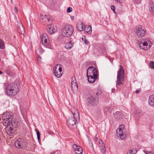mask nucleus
Wrapping results in <instances>:
<instances>
[{
	"instance_id": "obj_9",
	"label": "nucleus",
	"mask_w": 154,
	"mask_h": 154,
	"mask_svg": "<svg viewBox=\"0 0 154 154\" xmlns=\"http://www.w3.org/2000/svg\"><path fill=\"white\" fill-rule=\"evenodd\" d=\"M88 82L90 83H93L95 82L97 77V73H91L87 75Z\"/></svg>"
},
{
	"instance_id": "obj_15",
	"label": "nucleus",
	"mask_w": 154,
	"mask_h": 154,
	"mask_svg": "<svg viewBox=\"0 0 154 154\" xmlns=\"http://www.w3.org/2000/svg\"><path fill=\"white\" fill-rule=\"evenodd\" d=\"M142 45L143 46H146V47H143V46H142L140 44L139 45V48L140 49H143L144 50H146L147 49V48L146 47V46H147L148 45H149V48H150L152 45V43L149 41L148 40V41L146 42H143V43Z\"/></svg>"
},
{
	"instance_id": "obj_27",
	"label": "nucleus",
	"mask_w": 154,
	"mask_h": 154,
	"mask_svg": "<svg viewBox=\"0 0 154 154\" xmlns=\"http://www.w3.org/2000/svg\"><path fill=\"white\" fill-rule=\"evenodd\" d=\"M11 125H12V122L11 124H7V125H4L5 126H6V129L8 130V131H9L10 132H11V131L13 130L12 127H11Z\"/></svg>"
},
{
	"instance_id": "obj_49",
	"label": "nucleus",
	"mask_w": 154,
	"mask_h": 154,
	"mask_svg": "<svg viewBox=\"0 0 154 154\" xmlns=\"http://www.w3.org/2000/svg\"><path fill=\"white\" fill-rule=\"evenodd\" d=\"M71 19L72 20H74V17L73 16H71Z\"/></svg>"
},
{
	"instance_id": "obj_35",
	"label": "nucleus",
	"mask_w": 154,
	"mask_h": 154,
	"mask_svg": "<svg viewBox=\"0 0 154 154\" xmlns=\"http://www.w3.org/2000/svg\"><path fill=\"white\" fill-rule=\"evenodd\" d=\"M149 66L152 68H154V62L151 61L149 63Z\"/></svg>"
},
{
	"instance_id": "obj_33",
	"label": "nucleus",
	"mask_w": 154,
	"mask_h": 154,
	"mask_svg": "<svg viewBox=\"0 0 154 154\" xmlns=\"http://www.w3.org/2000/svg\"><path fill=\"white\" fill-rule=\"evenodd\" d=\"M36 133L37 134V138L38 141H39L40 140V133L39 131L37 130L36 131Z\"/></svg>"
},
{
	"instance_id": "obj_48",
	"label": "nucleus",
	"mask_w": 154,
	"mask_h": 154,
	"mask_svg": "<svg viewBox=\"0 0 154 154\" xmlns=\"http://www.w3.org/2000/svg\"><path fill=\"white\" fill-rule=\"evenodd\" d=\"M115 90V89H112V91L113 92H114Z\"/></svg>"
},
{
	"instance_id": "obj_54",
	"label": "nucleus",
	"mask_w": 154,
	"mask_h": 154,
	"mask_svg": "<svg viewBox=\"0 0 154 154\" xmlns=\"http://www.w3.org/2000/svg\"><path fill=\"white\" fill-rule=\"evenodd\" d=\"M7 72L8 73V74H9L8 72Z\"/></svg>"
},
{
	"instance_id": "obj_44",
	"label": "nucleus",
	"mask_w": 154,
	"mask_h": 154,
	"mask_svg": "<svg viewBox=\"0 0 154 154\" xmlns=\"http://www.w3.org/2000/svg\"><path fill=\"white\" fill-rule=\"evenodd\" d=\"M124 0H116L117 2L119 3H122Z\"/></svg>"
},
{
	"instance_id": "obj_16",
	"label": "nucleus",
	"mask_w": 154,
	"mask_h": 154,
	"mask_svg": "<svg viewBox=\"0 0 154 154\" xmlns=\"http://www.w3.org/2000/svg\"><path fill=\"white\" fill-rule=\"evenodd\" d=\"M71 86L72 89H78V84L76 82V81L75 76H73L72 78Z\"/></svg>"
},
{
	"instance_id": "obj_4",
	"label": "nucleus",
	"mask_w": 154,
	"mask_h": 154,
	"mask_svg": "<svg viewBox=\"0 0 154 154\" xmlns=\"http://www.w3.org/2000/svg\"><path fill=\"white\" fill-rule=\"evenodd\" d=\"M13 116L9 112H5L3 113L2 116V122L4 125H6L8 124L12 123V120Z\"/></svg>"
},
{
	"instance_id": "obj_18",
	"label": "nucleus",
	"mask_w": 154,
	"mask_h": 154,
	"mask_svg": "<svg viewBox=\"0 0 154 154\" xmlns=\"http://www.w3.org/2000/svg\"><path fill=\"white\" fill-rule=\"evenodd\" d=\"M148 102L149 105L154 107V95L149 96Z\"/></svg>"
},
{
	"instance_id": "obj_17",
	"label": "nucleus",
	"mask_w": 154,
	"mask_h": 154,
	"mask_svg": "<svg viewBox=\"0 0 154 154\" xmlns=\"http://www.w3.org/2000/svg\"><path fill=\"white\" fill-rule=\"evenodd\" d=\"M97 73V71L96 69L93 66L89 67L87 70V75L91 74V73Z\"/></svg>"
},
{
	"instance_id": "obj_13",
	"label": "nucleus",
	"mask_w": 154,
	"mask_h": 154,
	"mask_svg": "<svg viewBox=\"0 0 154 154\" xmlns=\"http://www.w3.org/2000/svg\"><path fill=\"white\" fill-rule=\"evenodd\" d=\"M71 110L73 114V118L76 119H78V120H79V114L78 109L74 107H72L71 108Z\"/></svg>"
},
{
	"instance_id": "obj_11",
	"label": "nucleus",
	"mask_w": 154,
	"mask_h": 154,
	"mask_svg": "<svg viewBox=\"0 0 154 154\" xmlns=\"http://www.w3.org/2000/svg\"><path fill=\"white\" fill-rule=\"evenodd\" d=\"M16 147L18 148H23L25 146L24 141L20 139H19L15 142Z\"/></svg>"
},
{
	"instance_id": "obj_53",
	"label": "nucleus",
	"mask_w": 154,
	"mask_h": 154,
	"mask_svg": "<svg viewBox=\"0 0 154 154\" xmlns=\"http://www.w3.org/2000/svg\"><path fill=\"white\" fill-rule=\"evenodd\" d=\"M11 0V3H12V4L13 2H12V0Z\"/></svg>"
},
{
	"instance_id": "obj_23",
	"label": "nucleus",
	"mask_w": 154,
	"mask_h": 154,
	"mask_svg": "<svg viewBox=\"0 0 154 154\" xmlns=\"http://www.w3.org/2000/svg\"><path fill=\"white\" fill-rule=\"evenodd\" d=\"M49 39H41L40 41L43 45L47 47L49 45Z\"/></svg>"
},
{
	"instance_id": "obj_38",
	"label": "nucleus",
	"mask_w": 154,
	"mask_h": 154,
	"mask_svg": "<svg viewBox=\"0 0 154 154\" xmlns=\"http://www.w3.org/2000/svg\"><path fill=\"white\" fill-rule=\"evenodd\" d=\"M110 109V107H106L104 108V111L106 112H107L109 110V109Z\"/></svg>"
},
{
	"instance_id": "obj_51",
	"label": "nucleus",
	"mask_w": 154,
	"mask_h": 154,
	"mask_svg": "<svg viewBox=\"0 0 154 154\" xmlns=\"http://www.w3.org/2000/svg\"><path fill=\"white\" fill-rule=\"evenodd\" d=\"M95 140H97H97L98 139H97V137H95Z\"/></svg>"
},
{
	"instance_id": "obj_40",
	"label": "nucleus",
	"mask_w": 154,
	"mask_h": 154,
	"mask_svg": "<svg viewBox=\"0 0 154 154\" xmlns=\"http://www.w3.org/2000/svg\"><path fill=\"white\" fill-rule=\"evenodd\" d=\"M57 66H56L54 67L53 68V72L54 73V72H56V71H57Z\"/></svg>"
},
{
	"instance_id": "obj_47",
	"label": "nucleus",
	"mask_w": 154,
	"mask_h": 154,
	"mask_svg": "<svg viewBox=\"0 0 154 154\" xmlns=\"http://www.w3.org/2000/svg\"><path fill=\"white\" fill-rule=\"evenodd\" d=\"M146 154H152V153L151 152H147L146 153Z\"/></svg>"
},
{
	"instance_id": "obj_26",
	"label": "nucleus",
	"mask_w": 154,
	"mask_h": 154,
	"mask_svg": "<svg viewBox=\"0 0 154 154\" xmlns=\"http://www.w3.org/2000/svg\"><path fill=\"white\" fill-rule=\"evenodd\" d=\"M53 73L55 76L58 78H60L62 75V73L59 72L58 71L54 72Z\"/></svg>"
},
{
	"instance_id": "obj_45",
	"label": "nucleus",
	"mask_w": 154,
	"mask_h": 154,
	"mask_svg": "<svg viewBox=\"0 0 154 154\" xmlns=\"http://www.w3.org/2000/svg\"><path fill=\"white\" fill-rule=\"evenodd\" d=\"M14 11L16 13H17L18 11V10L17 7H15L14 9Z\"/></svg>"
},
{
	"instance_id": "obj_29",
	"label": "nucleus",
	"mask_w": 154,
	"mask_h": 154,
	"mask_svg": "<svg viewBox=\"0 0 154 154\" xmlns=\"http://www.w3.org/2000/svg\"><path fill=\"white\" fill-rule=\"evenodd\" d=\"M40 38H48V36L46 34H41L40 35Z\"/></svg>"
},
{
	"instance_id": "obj_10",
	"label": "nucleus",
	"mask_w": 154,
	"mask_h": 154,
	"mask_svg": "<svg viewBox=\"0 0 154 154\" xmlns=\"http://www.w3.org/2000/svg\"><path fill=\"white\" fill-rule=\"evenodd\" d=\"M17 31L19 33L21 34L20 38H24L25 30L24 27L21 22L19 23L17 25Z\"/></svg>"
},
{
	"instance_id": "obj_46",
	"label": "nucleus",
	"mask_w": 154,
	"mask_h": 154,
	"mask_svg": "<svg viewBox=\"0 0 154 154\" xmlns=\"http://www.w3.org/2000/svg\"><path fill=\"white\" fill-rule=\"evenodd\" d=\"M99 143H101V144H104L103 142L101 140H100V141H99Z\"/></svg>"
},
{
	"instance_id": "obj_12",
	"label": "nucleus",
	"mask_w": 154,
	"mask_h": 154,
	"mask_svg": "<svg viewBox=\"0 0 154 154\" xmlns=\"http://www.w3.org/2000/svg\"><path fill=\"white\" fill-rule=\"evenodd\" d=\"M40 20L42 22H44L48 24H51L50 23V19L49 16L41 14L40 15Z\"/></svg>"
},
{
	"instance_id": "obj_14",
	"label": "nucleus",
	"mask_w": 154,
	"mask_h": 154,
	"mask_svg": "<svg viewBox=\"0 0 154 154\" xmlns=\"http://www.w3.org/2000/svg\"><path fill=\"white\" fill-rule=\"evenodd\" d=\"M72 146L75 150V154H82L83 150L81 147L75 144H73Z\"/></svg>"
},
{
	"instance_id": "obj_21",
	"label": "nucleus",
	"mask_w": 154,
	"mask_h": 154,
	"mask_svg": "<svg viewBox=\"0 0 154 154\" xmlns=\"http://www.w3.org/2000/svg\"><path fill=\"white\" fill-rule=\"evenodd\" d=\"M114 116L115 118L117 119H119L120 118H122L123 117L122 113L120 112H117L114 113Z\"/></svg>"
},
{
	"instance_id": "obj_22",
	"label": "nucleus",
	"mask_w": 154,
	"mask_h": 154,
	"mask_svg": "<svg viewBox=\"0 0 154 154\" xmlns=\"http://www.w3.org/2000/svg\"><path fill=\"white\" fill-rule=\"evenodd\" d=\"M149 11L151 12L154 11V3L153 1H150L149 2Z\"/></svg>"
},
{
	"instance_id": "obj_30",
	"label": "nucleus",
	"mask_w": 154,
	"mask_h": 154,
	"mask_svg": "<svg viewBox=\"0 0 154 154\" xmlns=\"http://www.w3.org/2000/svg\"><path fill=\"white\" fill-rule=\"evenodd\" d=\"M101 152L103 154H105L106 152V148L104 145L100 147Z\"/></svg>"
},
{
	"instance_id": "obj_31",
	"label": "nucleus",
	"mask_w": 154,
	"mask_h": 154,
	"mask_svg": "<svg viewBox=\"0 0 154 154\" xmlns=\"http://www.w3.org/2000/svg\"><path fill=\"white\" fill-rule=\"evenodd\" d=\"M101 94V91L100 90H98L97 92L95 94L94 96V97L96 98L97 97L98 98V97Z\"/></svg>"
},
{
	"instance_id": "obj_20",
	"label": "nucleus",
	"mask_w": 154,
	"mask_h": 154,
	"mask_svg": "<svg viewBox=\"0 0 154 154\" xmlns=\"http://www.w3.org/2000/svg\"><path fill=\"white\" fill-rule=\"evenodd\" d=\"M84 24L82 23L79 22L78 23L77 25V30L79 31H81L83 29Z\"/></svg>"
},
{
	"instance_id": "obj_1",
	"label": "nucleus",
	"mask_w": 154,
	"mask_h": 154,
	"mask_svg": "<svg viewBox=\"0 0 154 154\" xmlns=\"http://www.w3.org/2000/svg\"><path fill=\"white\" fill-rule=\"evenodd\" d=\"M5 88L6 94L10 96L16 95L19 91V88L17 85L14 83L5 84Z\"/></svg>"
},
{
	"instance_id": "obj_19",
	"label": "nucleus",
	"mask_w": 154,
	"mask_h": 154,
	"mask_svg": "<svg viewBox=\"0 0 154 154\" xmlns=\"http://www.w3.org/2000/svg\"><path fill=\"white\" fill-rule=\"evenodd\" d=\"M47 30L50 35L54 33L56 31V28L49 26L47 27Z\"/></svg>"
},
{
	"instance_id": "obj_34",
	"label": "nucleus",
	"mask_w": 154,
	"mask_h": 154,
	"mask_svg": "<svg viewBox=\"0 0 154 154\" xmlns=\"http://www.w3.org/2000/svg\"><path fill=\"white\" fill-rule=\"evenodd\" d=\"M57 66L58 67H59L58 69L59 72H60V73H61V72L62 71V68L60 67L61 65L60 64H57Z\"/></svg>"
},
{
	"instance_id": "obj_50",
	"label": "nucleus",
	"mask_w": 154,
	"mask_h": 154,
	"mask_svg": "<svg viewBox=\"0 0 154 154\" xmlns=\"http://www.w3.org/2000/svg\"><path fill=\"white\" fill-rule=\"evenodd\" d=\"M3 73V72L2 71H0V75L2 74Z\"/></svg>"
},
{
	"instance_id": "obj_37",
	"label": "nucleus",
	"mask_w": 154,
	"mask_h": 154,
	"mask_svg": "<svg viewBox=\"0 0 154 154\" xmlns=\"http://www.w3.org/2000/svg\"><path fill=\"white\" fill-rule=\"evenodd\" d=\"M111 8L113 10L114 13L115 12V7L114 5H112L111 6Z\"/></svg>"
},
{
	"instance_id": "obj_39",
	"label": "nucleus",
	"mask_w": 154,
	"mask_h": 154,
	"mask_svg": "<svg viewBox=\"0 0 154 154\" xmlns=\"http://www.w3.org/2000/svg\"><path fill=\"white\" fill-rule=\"evenodd\" d=\"M83 42H84L85 44L86 45H88V41L87 40V39H82Z\"/></svg>"
},
{
	"instance_id": "obj_42",
	"label": "nucleus",
	"mask_w": 154,
	"mask_h": 154,
	"mask_svg": "<svg viewBox=\"0 0 154 154\" xmlns=\"http://www.w3.org/2000/svg\"><path fill=\"white\" fill-rule=\"evenodd\" d=\"M37 59L38 61H40L41 60V57L38 56V57L37 56Z\"/></svg>"
},
{
	"instance_id": "obj_3",
	"label": "nucleus",
	"mask_w": 154,
	"mask_h": 154,
	"mask_svg": "<svg viewBox=\"0 0 154 154\" xmlns=\"http://www.w3.org/2000/svg\"><path fill=\"white\" fill-rule=\"evenodd\" d=\"M124 70L122 66L121 65L120 66L119 70L118 72L117 75V80L116 81V86L117 88L118 85L120 86L122 85V82L124 80Z\"/></svg>"
},
{
	"instance_id": "obj_28",
	"label": "nucleus",
	"mask_w": 154,
	"mask_h": 154,
	"mask_svg": "<svg viewBox=\"0 0 154 154\" xmlns=\"http://www.w3.org/2000/svg\"><path fill=\"white\" fill-rule=\"evenodd\" d=\"M5 47L4 42L0 39V49H5Z\"/></svg>"
},
{
	"instance_id": "obj_24",
	"label": "nucleus",
	"mask_w": 154,
	"mask_h": 154,
	"mask_svg": "<svg viewBox=\"0 0 154 154\" xmlns=\"http://www.w3.org/2000/svg\"><path fill=\"white\" fill-rule=\"evenodd\" d=\"M85 31L88 34H91L92 32L91 27L90 26H85Z\"/></svg>"
},
{
	"instance_id": "obj_32",
	"label": "nucleus",
	"mask_w": 154,
	"mask_h": 154,
	"mask_svg": "<svg viewBox=\"0 0 154 154\" xmlns=\"http://www.w3.org/2000/svg\"><path fill=\"white\" fill-rule=\"evenodd\" d=\"M134 151V148H132L128 151L127 152V154H135V153Z\"/></svg>"
},
{
	"instance_id": "obj_36",
	"label": "nucleus",
	"mask_w": 154,
	"mask_h": 154,
	"mask_svg": "<svg viewBox=\"0 0 154 154\" xmlns=\"http://www.w3.org/2000/svg\"><path fill=\"white\" fill-rule=\"evenodd\" d=\"M72 11V8L71 7H69L68 8L67 12V13H69L71 12Z\"/></svg>"
},
{
	"instance_id": "obj_41",
	"label": "nucleus",
	"mask_w": 154,
	"mask_h": 154,
	"mask_svg": "<svg viewBox=\"0 0 154 154\" xmlns=\"http://www.w3.org/2000/svg\"><path fill=\"white\" fill-rule=\"evenodd\" d=\"M44 51L42 49H39V52L40 54H42V53L44 52Z\"/></svg>"
},
{
	"instance_id": "obj_2",
	"label": "nucleus",
	"mask_w": 154,
	"mask_h": 154,
	"mask_svg": "<svg viewBox=\"0 0 154 154\" xmlns=\"http://www.w3.org/2000/svg\"><path fill=\"white\" fill-rule=\"evenodd\" d=\"M73 31V28L71 25H66L62 30V35L64 37L68 38L72 35Z\"/></svg>"
},
{
	"instance_id": "obj_7",
	"label": "nucleus",
	"mask_w": 154,
	"mask_h": 154,
	"mask_svg": "<svg viewBox=\"0 0 154 154\" xmlns=\"http://www.w3.org/2000/svg\"><path fill=\"white\" fill-rule=\"evenodd\" d=\"M87 101L91 105L94 106L97 103L98 100L97 97L95 98L94 96L90 95L87 99Z\"/></svg>"
},
{
	"instance_id": "obj_25",
	"label": "nucleus",
	"mask_w": 154,
	"mask_h": 154,
	"mask_svg": "<svg viewBox=\"0 0 154 154\" xmlns=\"http://www.w3.org/2000/svg\"><path fill=\"white\" fill-rule=\"evenodd\" d=\"M73 45L74 43L72 44V42H69L66 44L65 48L67 49H69L72 48Z\"/></svg>"
},
{
	"instance_id": "obj_6",
	"label": "nucleus",
	"mask_w": 154,
	"mask_h": 154,
	"mask_svg": "<svg viewBox=\"0 0 154 154\" xmlns=\"http://www.w3.org/2000/svg\"><path fill=\"white\" fill-rule=\"evenodd\" d=\"M77 119H74L71 117L69 118L67 120L66 124L68 127L71 129H72L76 125V122Z\"/></svg>"
},
{
	"instance_id": "obj_52",
	"label": "nucleus",
	"mask_w": 154,
	"mask_h": 154,
	"mask_svg": "<svg viewBox=\"0 0 154 154\" xmlns=\"http://www.w3.org/2000/svg\"><path fill=\"white\" fill-rule=\"evenodd\" d=\"M85 38V36H83V37L82 38V39H83L84 38Z\"/></svg>"
},
{
	"instance_id": "obj_8",
	"label": "nucleus",
	"mask_w": 154,
	"mask_h": 154,
	"mask_svg": "<svg viewBox=\"0 0 154 154\" xmlns=\"http://www.w3.org/2000/svg\"><path fill=\"white\" fill-rule=\"evenodd\" d=\"M120 128L116 130V134L118 137H119L122 139H124L125 137V134H123V129L124 128V126L123 125H120Z\"/></svg>"
},
{
	"instance_id": "obj_43",
	"label": "nucleus",
	"mask_w": 154,
	"mask_h": 154,
	"mask_svg": "<svg viewBox=\"0 0 154 154\" xmlns=\"http://www.w3.org/2000/svg\"><path fill=\"white\" fill-rule=\"evenodd\" d=\"M140 89H137L136 91V94H138V93H139V92H140Z\"/></svg>"
},
{
	"instance_id": "obj_5",
	"label": "nucleus",
	"mask_w": 154,
	"mask_h": 154,
	"mask_svg": "<svg viewBox=\"0 0 154 154\" xmlns=\"http://www.w3.org/2000/svg\"><path fill=\"white\" fill-rule=\"evenodd\" d=\"M146 30L144 27L140 25L136 27L135 33L138 37H142L145 35Z\"/></svg>"
}]
</instances>
